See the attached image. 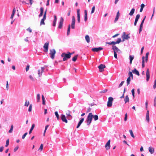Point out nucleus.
Wrapping results in <instances>:
<instances>
[{"mask_svg":"<svg viewBox=\"0 0 156 156\" xmlns=\"http://www.w3.org/2000/svg\"><path fill=\"white\" fill-rule=\"evenodd\" d=\"M72 53H71L69 52H67L66 53H63L61 55V56L63 58V61H65L67 60L68 59L71 58V55Z\"/></svg>","mask_w":156,"mask_h":156,"instance_id":"obj_1","label":"nucleus"},{"mask_svg":"<svg viewBox=\"0 0 156 156\" xmlns=\"http://www.w3.org/2000/svg\"><path fill=\"white\" fill-rule=\"evenodd\" d=\"M93 116V115H92V113H90L89 114L87 117V119L86 120L87 125H89L91 123L92 119Z\"/></svg>","mask_w":156,"mask_h":156,"instance_id":"obj_2","label":"nucleus"},{"mask_svg":"<svg viewBox=\"0 0 156 156\" xmlns=\"http://www.w3.org/2000/svg\"><path fill=\"white\" fill-rule=\"evenodd\" d=\"M113 100V98L112 97H110L108 98L107 103V106L108 107H111L112 106Z\"/></svg>","mask_w":156,"mask_h":156,"instance_id":"obj_3","label":"nucleus"},{"mask_svg":"<svg viewBox=\"0 0 156 156\" xmlns=\"http://www.w3.org/2000/svg\"><path fill=\"white\" fill-rule=\"evenodd\" d=\"M56 53V51L54 49L50 50V55L51 59H54L55 58V55Z\"/></svg>","mask_w":156,"mask_h":156,"instance_id":"obj_4","label":"nucleus"},{"mask_svg":"<svg viewBox=\"0 0 156 156\" xmlns=\"http://www.w3.org/2000/svg\"><path fill=\"white\" fill-rule=\"evenodd\" d=\"M121 38H118L117 39V40L116 42L112 41L111 42H106V44H109L110 45L113 44L114 45L117 44H119L121 42Z\"/></svg>","mask_w":156,"mask_h":156,"instance_id":"obj_5","label":"nucleus"},{"mask_svg":"<svg viewBox=\"0 0 156 156\" xmlns=\"http://www.w3.org/2000/svg\"><path fill=\"white\" fill-rule=\"evenodd\" d=\"M49 42L47 41L46 42L43 46L44 48V51L45 52H47L48 51V46H49Z\"/></svg>","mask_w":156,"mask_h":156,"instance_id":"obj_6","label":"nucleus"},{"mask_svg":"<svg viewBox=\"0 0 156 156\" xmlns=\"http://www.w3.org/2000/svg\"><path fill=\"white\" fill-rule=\"evenodd\" d=\"M64 19L63 17H61L60 18V20L59 22L58 26V28L61 29H62V26H63V23L64 22Z\"/></svg>","mask_w":156,"mask_h":156,"instance_id":"obj_7","label":"nucleus"},{"mask_svg":"<svg viewBox=\"0 0 156 156\" xmlns=\"http://www.w3.org/2000/svg\"><path fill=\"white\" fill-rule=\"evenodd\" d=\"M75 19L74 16L72 17V21L71 23V27L72 29H74L75 28Z\"/></svg>","mask_w":156,"mask_h":156,"instance_id":"obj_8","label":"nucleus"},{"mask_svg":"<svg viewBox=\"0 0 156 156\" xmlns=\"http://www.w3.org/2000/svg\"><path fill=\"white\" fill-rule=\"evenodd\" d=\"M106 67L105 65L104 64H101L98 66V68L99 69V71L100 72H102L104 71V69Z\"/></svg>","mask_w":156,"mask_h":156,"instance_id":"obj_9","label":"nucleus"},{"mask_svg":"<svg viewBox=\"0 0 156 156\" xmlns=\"http://www.w3.org/2000/svg\"><path fill=\"white\" fill-rule=\"evenodd\" d=\"M61 118L63 122L67 123L68 122L67 120L65 115L62 114L61 115Z\"/></svg>","mask_w":156,"mask_h":156,"instance_id":"obj_10","label":"nucleus"},{"mask_svg":"<svg viewBox=\"0 0 156 156\" xmlns=\"http://www.w3.org/2000/svg\"><path fill=\"white\" fill-rule=\"evenodd\" d=\"M146 75L147 77L146 80L147 81H148L150 77L149 70L148 68L147 69Z\"/></svg>","mask_w":156,"mask_h":156,"instance_id":"obj_11","label":"nucleus"},{"mask_svg":"<svg viewBox=\"0 0 156 156\" xmlns=\"http://www.w3.org/2000/svg\"><path fill=\"white\" fill-rule=\"evenodd\" d=\"M110 140H109L108 141L105 145V147L106 148L107 150H108L110 148Z\"/></svg>","mask_w":156,"mask_h":156,"instance_id":"obj_12","label":"nucleus"},{"mask_svg":"<svg viewBox=\"0 0 156 156\" xmlns=\"http://www.w3.org/2000/svg\"><path fill=\"white\" fill-rule=\"evenodd\" d=\"M103 48L101 47H98V48H92L91 49L92 51H96L98 52V51L101 50H102Z\"/></svg>","mask_w":156,"mask_h":156,"instance_id":"obj_13","label":"nucleus"},{"mask_svg":"<svg viewBox=\"0 0 156 156\" xmlns=\"http://www.w3.org/2000/svg\"><path fill=\"white\" fill-rule=\"evenodd\" d=\"M44 68L43 67H42L41 69H39L38 70V74L39 77H40L41 75H42L43 72L44 71Z\"/></svg>","mask_w":156,"mask_h":156,"instance_id":"obj_14","label":"nucleus"},{"mask_svg":"<svg viewBox=\"0 0 156 156\" xmlns=\"http://www.w3.org/2000/svg\"><path fill=\"white\" fill-rule=\"evenodd\" d=\"M140 15L139 14L137 15L136 16L135 22L134 24V26H136V23L138 20V19L140 18Z\"/></svg>","mask_w":156,"mask_h":156,"instance_id":"obj_15","label":"nucleus"},{"mask_svg":"<svg viewBox=\"0 0 156 156\" xmlns=\"http://www.w3.org/2000/svg\"><path fill=\"white\" fill-rule=\"evenodd\" d=\"M122 41H124L125 40L127 39V35H126V33L125 32L123 33V34L122 36Z\"/></svg>","mask_w":156,"mask_h":156,"instance_id":"obj_16","label":"nucleus"},{"mask_svg":"<svg viewBox=\"0 0 156 156\" xmlns=\"http://www.w3.org/2000/svg\"><path fill=\"white\" fill-rule=\"evenodd\" d=\"M114 45H113L112 47V49L113 50L114 52H117L119 51L118 48Z\"/></svg>","mask_w":156,"mask_h":156,"instance_id":"obj_17","label":"nucleus"},{"mask_svg":"<svg viewBox=\"0 0 156 156\" xmlns=\"http://www.w3.org/2000/svg\"><path fill=\"white\" fill-rule=\"evenodd\" d=\"M84 120V119L83 118H82L81 119V120L78 122V125L76 126L77 128H78L80 126L82 123L83 122Z\"/></svg>","mask_w":156,"mask_h":156,"instance_id":"obj_18","label":"nucleus"},{"mask_svg":"<svg viewBox=\"0 0 156 156\" xmlns=\"http://www.w3.org/2000/svg\"><path fill=\"white\" fill-rule=\"evenodd\" d=\"M134 57V56L133 55H130L129 56V60L130 64L131 65L132 64V61Z\"/></svg>","mask_w":156,"mask_h":156,"instance_id":"obj_19","label":"nucleus"},{"mask_svg":"<svg viewBox=\"0 0 156 156\" xmlns=\"http://www.w3.org/2000/svg\"><path fill=\"white\" fill-rule=\"evenodd\" d=\"M132 72L134 74H136L138 76L140 75V73L139 71L136 70V69L135 68L132 71Z\"/></svg>","mask_w":156,"mask_h":156,"instance_id":"obj_20","label":"nucleus"},{"mask_svg":"<svg viewBox=\"0 0 156 156\" xmlns=\"http://www.w3.org/2000/svg\"><path fill=\"white\" fill-rule=\"evenodd\" d=\"M119 11L117 13L116 17L115 18L114 22L115 23L118 20L119 18Z\"/></svg>","mask_w":156,"mask_h":156,"instance_id":"obj_21","label":"nucleus"},{"mask_svg":"<svg viewBox=\"0 0 156 156\" xmlns=\"http://www.w3.org/2000/svg\"><path fill=\"white\" fill-rule=\"evenodd\" d=\"M146 119L148 122L149 121V110L147 111V112L146 115Z\"/></svg>","mask_w":156,"mask_h":156,"instance_id":"obj_22","label":"nucleus"},{"mask_svg":"<svg viewBox=\"0 0 156 156\" xmlns=\"http://www.w3.org/2000/svg\"><path fill=\"white\" fill-rule=\"evenodd\" d=\"M87 20V11L86 10H84V20L85 22H86Z\"/></svg>","mask_w":156,"mask_h":156,"instance_id":"obj_23","label":"nucleus"},{"mask_svg":"<svg viewBox=\"0 0 156 156\" xmlns=\"http://www.w3.org/2000/svg\"><path fill=\"white\" fill-rule=\"evenodd\" d=\"M144 59L145 57L144 56L142 57V68H144L145 66L144 65Z\"/></svg>","mask_w":156,"mask_h":156,"instance_id":"obj_24","label":"nucleus"},{"mask_svg":"<svg viewBox=\"0 0 156 156\" xmlns=\"http://www.w3.org/2000/svg\"><path fill=\"white\" fill-rule=\"evenodd\" d=\"M40 10L41 12L39 15V17H41L42 16L43 13V11H44L43 8L42 7H41L40 8Z\"/></svg>","mask_w":156,"mask_h":156,"instance_id":"obj_25","label":"nucleus"},{"mask_svg":"<svg viewBox=\"0 0 156 156\" xmlns=\"http://www.w3.org/2000/svg\"><path fill=\"white\" fill-rule=\"evenodd\" d=\"M149 151L152 154L154 153V148L151 147H149L148 148Z\"/></svg>","mask_w":156,"mask_h":156,"instance_id":"obj_26","label":"nucleus"},{"mask_svg":"<svg viewBox=\"0 0 156 156\" xmlns=\"http://www.w3.org/2000/svg\"><path fill=\"white\" fill-rule=\"evenodd\" d=\"M85 38L87 42L89 43L90 42V37L88 35L85 36Z\"/></svg>","mask_w":156,"mask_h":156,"instance_id":"obj_27","label":"nucleus"},{"mask_svg":"<svg viewBox=\"0 0 156 156\" xmlns=\"http://www.w3.org/2000/svg\"><path fill=\"white\" fill-rule=\"evenodd\" d=\"M135 10V9L134 8H133L131 10L130 13H129V15L131 16H132Z\"/></svg>","mask_w":156,"mask_h":156,"instance_id":"obj_28","label":"nucleus"},{"mask_svg":"<svg viewBox=\"0 0 156 156\" xmlns=\"http://www.w3.org/2000/svg\"><path fill=\"white\" fill-rule=\"evenodd\" d=\"M129 133L131 136V137L133 138H135V136L133 134V131L131 129L129 130Z\"/></svg>","mask_w":156,"mask_h":156,"instance_id":"obj_29","label":"nucleus"},{"mask_svg":"<svg viewBox=\"0 0 156 156\" xmlns=\"http://www.w3.org/2000/svg\"><path fill=\"white\" fill-rule=\"evenodd\" d=\"M35 126V124H33L32 125L31 128L30 129V130L29 132V134H30L32 132V131L33 129H34Z\"/></svg>","mask_w":156,"mask_h":156,"instance_id":"obj_30","label":"nucleus"},{"mask_svg":"<svg viewBox=\"0 0 156 156\" xmlns=\"http://www.w3.org/2000/svg\"><path fill=\"white\" fill-rule=\"evenodd\" d=\"M149 52H147L146 54L145 55V62H147L148 60V55H149Z\"/></svg>","mask_w":156,"mask_h":156,"instance_id":"obj_31","label":"nucleus"},{"mask_svg":"<svg viewBox=\"0 0 156 156\" xmlns=\"http://www.w3.org/2000/svg\"><path fill=\"white\" fill-rule=\"evenodd\" d=\"M15 11H16V10H15V8H14L13 9L12 12V15H11V19L13 18L14 15V14H15Z\"/></svg>","mask_w":156,"mask_h":156,"instance_id":"obj_32","label":"nucleus"},{"mask_svg":"<svg viewBox=\"0 0 156 156\" xmlns=\"http://www.w3.org/2000/svg\"><path fill=\"white\" fill-rule=\"evenodd\" d=\"M42 104L44 105H45V99L44 96L43 95H42Z\"/></svg>","mask_w":156,"mask_h":156,"instance_id":"obj_33","label":"nucleus"},{"mask_svg":"<svg viewBox=\"0 0 156 156\" xmlns=\"http://www.w3.org/2000/svg\"><path fill=\"white\" fill-rule=\"evenodd\" d=\"M78 56V55H75L72 58V61L73 62H75L77 58V57Z\"/></svg>","mask_w":156,"mask_h":156,"instance_id":"obj_34","label":"nucleus"},{"mask_svg":"<svg viewBox=\"0 0 156 156\" xmlns=\"http://www.w3.org/2000/svg\"><path fill=\"white\" fill-rule=\"evenodd\" d=\"M13 129V125H12L11 126L10 129L9 131V133H11L12 132Z\"/></svg>","mask_w":156,"mask_h":156,"instance_id":"obj_35","label":"nucleus"},{"mask_svg":"<svg viewBox=\"0 0 156 156\" xmlns=\"http://www.w3.org/2000/svg\"><path fill=\"white\" fill-rule=\"evenodd\" d=\"M55 114L57 119L58 120H59V115H58L57 112H55Z\"/></svg>","mask_w":156,"mask_h":156,"instance_id":"obj_36","label":"nucleus"},{"mask_svg":"<svg viewBox=\"0 0 156 156\" xmlns=\"http://www.w3.org/2000/svg\"><path fill=\"white\" fill-rule=\"evenodd\" d=\"M93 117L95 121H96L98 119V116L97 115H93Z\"/></svg>","mask_w":156,"mask_h":156,"instance_id":"obj_37","label":"nucleus"},{"mask_svg":"<svg viewBox=\"0 0 156 156\" xmlns=\"http://www.w3.org/2000/svg\"><path fill=\"white\" fill-rule=\"evenodd\" d=\"M70 25L69 24L68 26V27L67 30V34L69 35L70 33Z\"/></svg>","mask_w":156,"mask_h":156,"instance_id":"obj_38","label":"nucleus"},{"mask_svg":"<svg viewBox=\"0 0 156 156\" xmlns=\"http://www.w3.org/2000/svg\"><path fill=\"white\" fill-rule=\"evenodd\" d=\"M126 88H124V89L123 93L122 94V96H120V98H124V93H125V92H126Z\"/></svg>","mask_w":156,"mask_h":156,"instance_id":"obj_39","label":"nucleus"},{"mask_svg":"<svg viewBox=\"0 0 156 156\" xmlns=\"http://www.w3.org/2000/svg\"><path fill=\"white\" fill-rule=\"evenodd\" d=\"M132 72H129L128 73V75H129V76L130 77H131L132 79H133V75L132 73Z\"/></svg>","mask_w":156,"mask_h":156,"instance_id":"obj_40","label":"nucleus"},{"mask_svg":"<svg viewBox=\"0 0 156 156\" xmlns=\"http://www.w3.org/2000/svg\"><path fill=\"white\" fill-rule=\"evenodd\" d=\"M37 102H38L40 101V95L39 94H38L37 95Z\"/></svg>","mask_w":156,"mask_h":156,"instance_id":"obj_41","label":"nucleus"},{"mask_svg":"<svg viewBox=\"0 0 156 156\" xmlns=\"http://www.w3.org/2000/svg\"><path fill=\"white\" fill-rule=\"evenodd\" d=\"M130 77L129 76L128 78H127V85L130 83Z\"/></svg>","mask_w":156,"mask_h":156,"instance_id":"obj_42","label":"nucleus"},{"mask_svg":"<svg viewBox=\"0 0 156 156\" xmlns=\"http://www.w3.org/2000/svg\"><path fill=\"white\" fill-rule=\"evenodd\" d=\"M9 139H8L6 141V145L5 146L6 147H7L8 146V145H9Z\"/></svg>","mask_w":156,"mask_h":156,"instance_id":"obj_43","label":"nucleus"},{"mask_svg":"<svg viewBox=\"0 0 156 156\" xmlns=\"http://www.w3.org/2000/svg\"><path fill=\"white\" fill-rule=\"evenodd\" d=\"M32 106V104L30 105L29 107V108L28 109L29 112H30L31 111Z\"/></svg>","mask_w":156,"mask_h":156,"instance_id":"obj_44","label":"nucleus"},{"mask_svg":"<svg viewBox=\"0 0 156 156\" xmlns=\"http://www.w3.org/2000/svg\"><path fill=\"white\" fill-rule=\"evenodd\" d=\"M45 20L42 19L41 21L40 25H42L44 24V20Z\"/></svg>","mask_w":156,"mask_h":156,"instance_id":"obj_45","label":"nucleus"},{"mask_svg":"<svg viewBox=\"0 0 156 156\" xmlns=\"http://www.w3.org/2000/svg\"><path fill=\"white\" fill-rule=\"evenodd\" d=\"M29 104V101H26L25 104V105L26 106H28Z\"/></svg>","mask_w":156,"mask_h":156,"instance_id":"obj_46","label":"nucleus"},{"mask_svg":"<svg viewBox=\"0 0 156 156\" xmlns=\"http://www.w3.org/2000/svg\"><path fill=\"white\" fill-rule=\"evenodd\" d=\"M48 126H49V125H47L46 126H45V130H44V135H45V133L46 130H47V128H48Z\"/></svg>","mask_w":156,"mask_h":156,"instance_id":"obj_47","label":"nucleus"},{"mask_svg":"<svg viewBox=\"0 0 156 156\" xmlns=\"http://www.w3.org/2000/svg\"><path fill=\"white\" fill-rule=\"evenodd\" d=\"M95 6H93V7L92 8V10H91V13L92 14V13H93L94 12V10H95Z\"/></svg>","mask_w":156,"mask_h":156,"instance_id":"obj_48","label":"nucleus"},{"mask_svg":"<svg viewBox=\"0 0 156 156\" xmlns=\"http://www.w3.org/2000/svg\"><path fill=\"white\" fill-rule=\"evenodd\" d=\"M131 92L132 93V95L133 96V98H134V89H132V90H131Z\"/></svg>","mask_w":156,"mask_h":156,"instance_id":"obj_49","label":"nucleus"},{"mask_svg":"<svg viewBox=\"0 0 156 156\" xmlns=\"http://www.w3.org/2000/svg\"><path fill=\"white\" fill-rule=\"evenodd\" d=\"M154 105L155 107H156V97H155L154 99Z\"/></svg>","mask_w":156,"mask_h":156,"instance_id":"obj_50","label":"nucleus"},{"mask_svg":"<svg viewBox=\"0 0 156 156\" xmlns=\"http://www.w3.org/2000/svg\"><path fill=\"white\" fill-rule=\"evenodd\" d=\"M77 20L78 23H79L80 22V15H77Z\"/></svg>","mask_w":156,"mask_h":156,"instance_id":"obj_51","label":"nucleus"},{"mask_svg":"<svg viewBox=\"0 0 156 156\" xmlns=\"http://www.w3.org/2000/svg\"><path fill=\"white\" fill-rule=\"evenodd\" d=\"M156 87V78L154 81V84L153 85V88L155 89Z\"/></svg>","mask_w":156,"mask_h":156,"instance_id":"obj_52","label":"nucleus"},{"mask_svg":"<svg viewBox=\"0 0 156 156\" xmlns=\"http://www.w3.org/2000/svg\"><path fill=\"white\" fill-rule=\"evenodd\" d=\"M27 132L25 133L22 136V139H24V138H25V136H26L27 135Z\"/></svg>","mask_w":156,"mask_h":156,"instance_id":"obj_53","label":"nucleus"},{"mask_svg":"<svg viewBox=\"0 0 156 156\" xmlns=\"http://www.w3.org/2000/svg\"><path fill=\"white\" fill-rule=\"evenodd\" d=\"M29 68L30 65H27L26 68V70L27 72L29 70Z\"/></svg>","mask_w":156,"mask_h":156,"instance_id":"obj_54","label":"nucleus"},{"mask_svg":"<svg viewBox=\"0 0 156 156\" xmlns=\"http://www.w3.org/2000/svg\"><path fill=\"white\" fill-rule=\"evenodd\" d=\"M6 89L7 90H9V83L7 81L6 82Z\"/></svg>","mask_w":156,"mask_h":156,"instance_id":"obj_55","label":"nucleus"},{"mask_svg":"<svg viewBox=\"0 0 156 156\" xmlns=\"http://www.w3.org/2000/svg\"><path fill=\"white\" fill-rule=\"evenodd\" d=\"M43 144H41V145L40 146V148H39V149L41 150V151H42V150L43 149Z\"/></svg>","mask_w":156,"mask_h":156,"instance_id":"obj_56","label":"nucleus"},{"mask_svg":"<svg viewBox=\"0 0 156 156\" xmlns=\"http://www.w3.org/2000/svg\"><path fill=\"white\" fill-rule=\"evenodd\" d=\"M124 81H122L121 83L119 85V87H121L123 84L124 83Z\"/></svg>","mask_w":156,"mask_h":156,"instance_id":"obj_57","label":"nucleus"},{"mask_svg":"<svg viewBox=\"0 0 156 156\" xmlns=\"http://www.w3.org/2000/svg\"><path fill=\"white\" fill-rule=\"evenodd\" d=\"M116 52H114V56L115 58H117V55L116 54Z\"/></svg>","mask_w":156,"mask_h":156,"instance_id":"obj_58","label":"nucleus"},{"mask_svg":"<svg viewBox=\"0 0 156 156\" xmlns=\"http://www.w3.org/2000/svg\"><path fill=\"white\" fill-rule=\"evenodd\" d=\"M18 148H19L18 146H16L14 149V152H16L18 149Z\"/></svg>","mask_w":156,"mask_h":156,"instance_id":"obj_59","label":"nucleus"},{"mask_svg":"<svg viewBox=\"0 0 156 156\" xmlns=\"http://www.w3.org/2000/svg\"><path fill=\"white\" fill-rule=\"evenodd\" d=\"M27 30L28 31H29V32H30V33H31L32 32V30L30 27L28 28L27 29Z\"/></svg>","mask_w":156,"mask_h":156,"instance_id":"obj_60","label":"nucleus"},{"mask_svg":"<svg viewBox=\"0 0 156 156\" xmlns=\"http://www.w3.org/2000/svg\"><path fill=\"white\" fill-rule=\"evenodd\" d=\"M29 77L30 78V79L32 80V81H34V78H33V77L31 75H30L29 76Z\"/></svg>","mask_w":156,"mask_h":156,"instance_id":"obj_61","label":"nucleus"},{"mask_svg":"<svg viewBox=\"0 0 156 156\" xmlns=\"http://www.w3.org/2000/svg\"><path fill=\"white\" fill-rule=\"evenodd\" d=\"M80 9H78L77 10V15H80Z\"/></svg>","mask_w":156,"mask_h":156,"instance_id":"obj_62","label":"nucleus"},{"mask_svg":"<svg viewBox=\"0 0 156 156\" xmlns=\"http://www.w3.org/2000/svg\"><path fill=\"white\" fill-rule=\"evenodd\" d=\"M4 147H1L0 148V152H2L3 150Z\"/></svg>","mask_w":156,"mask_h":156,"instance_id":"obj_63","label":"nucleus"},{"mask_svg":"<svg viewBox=\"0 0 156 156\" xmlns=\"http://www.w3.org/2000/svg\"><path fill=\"white\" fill-rule=\"evenodd\" d=\"M66 115L67 116L70 117H71V118H72V116L70 115V112H69L68 113H66Z\"/></svg>","mask_w":156,"mask_h":156,"instance_id":"obj_64","label":"nucleus"}]
</instances>
